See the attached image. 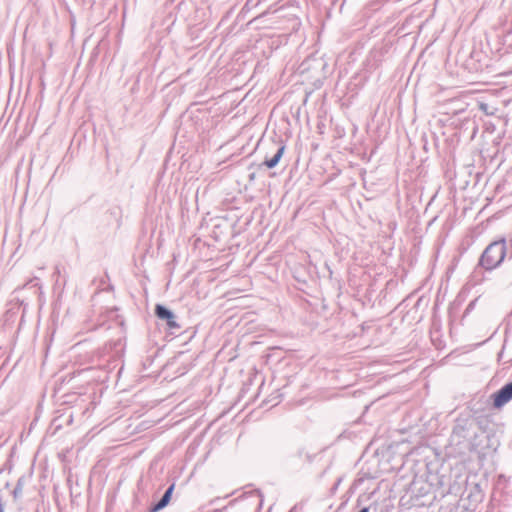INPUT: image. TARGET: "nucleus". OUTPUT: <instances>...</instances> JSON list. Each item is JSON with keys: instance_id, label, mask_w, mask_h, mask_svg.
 Wrapping results in <instances>:
<instances>
[{"instance_id": "nucleus-6", "label": "nucleus", "mask_w": 512, "mask_h": 512, "mask_svg": "<svg viewBox=\"0 0 512 512\" xmlns=\"http://www.w3.org/2000/svg\"><path fill=\"white\" fill-rule=\"evenodd\" d=\"M154 313L157 319L165 324L171 333H174L176 330H180L181 325L177 321V315L167 306L163 304H156Z\"/></svg>"}, {"instance_id": "nucleus-19", "label": "nucleus", "mask_w": 512, "mask_h": 512, "mask_svg": "<svg viewBox=\"0 0 512 512\" xmlns=\"http://www.w3.org/2000/svg\"><path fill=\"white\" fill-rule=\"evenodd\" d=\"M368 409H369V405H366L365 409L363 411V414L361 416H364V414H366L368 412Z\"/></svg>"}, {"instance_id": "nucleus-1", "label": "nucleus", "mask_w": 512, "mask_h": 512, "mask_svg": "<svg viewBox=\"0 0 512 512\" xmlns=\"http://www.w3.org/2000/svg\"><path fill=\"white\" fill-rule=\"evenodd\" d=\"M502 433V425L495 423L492 418H478L475 448L495 452Z\"/></svg>"}, {"instance_id": "nucleus-16", "label": "nucleus", "mask_w": 512, "mask_h": 512, "mask_svg": "<svg viewBox=\"0 0 512 512\" xmlns=\"http://www.w3.org/2000/svg\"><path fill=\"white\" fill-rule=\"evenodd\" d=\"M255 493H256V494H257V496L260 498V500H259V504L261 505V504H262V501H263L261 491H260V490H255Z\"/></svg>"}, {"instance_id": "nucleus-25", "label": "nucleus", "mask_w": 512, "mask_h": 512, "mask_svg": "<svg viewBox=\"0 0 512 512\" xmlns=\"http://www.w3.org/2000/svg\"><path fill=\"white\" fill-rule=\"evenodd\" d=\"M510 317L512 318V311H511Z\"/></svg>"}, {"instance_id": "nucleus-23", "label": "nucleus", "mask_w": 512, "mask_h": 512, "mask_svg": "<svg viewBox=\"0 0 512 512\" xmlns=\"http://www.w3.org/2000/svg\"><path fill=\"white\" fill-rule=\"evenodd\" d=\"M225 413H226V412H225V411H223L222 413H220V415H219V416H220V417H223V416L225 415Z\"/></svg>"}, {"instance_id": "nucleus-15", "label": "nucleus", "mask_w": 512, "mask_h": 512, "mask_svg": "<svg viewBox=\"0 0 512 512\" xmlns=\"http://www.w3.org/2000/svg\"><path fill=\"white\" fill-rule=\"evenodd\" d=\"M20 306L22 307V316H21V318H23L28 305L26 303H24V301H21L20 302Z\"/></svg>"}, {"instance_id": "nucleus-24", "label": "nucleus", "mask_w": 512, "mask_h": 512, "mask_svg": "<svg viewBox=\"0 0 512 512\" xmlns=\"http://www.w3.org/2000/svg\"><path fill=\"white\" fill-rule=\"evenodd\" d=\"M510 248L512 249V238L510 239Z\"/></svg>"}, {"instance_id": "nucleus-10", "label": "nucleus", "mask_w": 512, "mask_h": 512, "mask_svg": "<svg viewBox=\"0 0 512 512\" xmlns=\"http://www.w3.org/2000/svg\"><path fill=\"white\" fill-rule=\"evenodd\" d=\"M174 490H175V482L171 483L167 487V489L165 490V492L163 493V495L161 496V498L158 501L153 502L150 505L147 512H159L162 509H164L165 507H167L172 499Z\"/></svg>"}, {"instance_id": "nucleus-21", "label": "nucleus", "mask_w": 512, "mask_h": 512, "mask_svg": "<svg viewBox=\"0 0 512 512\" xmlns=\"http://www.w3.org/2000/svg\"><path fill=\"white\" fill-rule=\"evenodd\" d=\"M34 281H38V279H37V278H35V279H32V280H30V281H29L28 283H26L25 285H29V284H32V283H33Z\"/></svg>"}, {"instance_id": "nucleus-12", "label": "nucleus", "mask_w": 512, "mask_h": 512, "mask_svg": "<svg viewBox=\"0 0 512 512\" xmlns=\"http://www.w3.org/2000/svg\"><path fill=\"white\" fill-rule=\"evenodd\" d=\"M285 148V144L281 143L278 146L276 153L270 159H266L262 165H265L269 169L276 167L284 154Z\"/></svg>"}, {"instance_id": "nucleus-18", "label": "nucleus", "mask_w": 512, "mask_h": 512, "mask_svg": "<svg viewBox=\"0 0 512 512\" xmlns=\"http://www.w3.org/2000/svg\"><path fill=\"white\" fill-rule=\"evenodd\" d=\"M473 305H474V304H473V302H472V303H470V304L468 305L467 309H466V312H468L470 309H473Z\"/></svg>"}, {"instance_id": "nucleus-13", "label": "nucleus", "mask_w": 512, "mask_h": 512, "mask_svg": "<svg viewBox=\"0 0 512 512\" xmlns=\"http://www.w3.org/2000/svg\"><path fill=\"white\" fill-rule=\"evenodd\" d=\"M22 485V478H20L12 492L14 499H18L22 495Z\"/></svg>"}, {"instance_id": "nucleus-5", "label": "nucleus", "mask_w": 512, "mask_h": 512, "mask_svg": "<svg viewBox=\"0 0 512 512\" xmlns=\"http://www.w3.org/2000/svg\"><path fill=\"white\" fill-rule=\"evenodd\" d=\"M484 492L478 483H466V487L460 495L461 506L467 511L476 510L477 506L483 501Z\"/></svg>"}, {"instance_id": "nucleus-2", "label": "nucleus", "mask_w": 512, "mask_h": 512, "mask_svg": "<svg viewBox=\"0 0 512 512\" xmlns=\"http://www.w3.org/2000/svg\"><path fill=\"white\" fill-rule=\"evenodd\" d=\"M506 251L507 247L505 238L493 241L483 251L479 260V265L489 271L497 268L503 262L506 256Z\"/></svg>"}, {"instance_id": "nucleus-8", "label": "nucleus", "mask_w": 512, "mask_h": 512, "mask_svg": "<svg viewBox=\"0 0 512 512\" xmlns=\"http://www.w3.org/2000/svg\"><path fill=\"white\" fill-rule=\"evenodd\" d=\"M494 408H501L512 399V381L491 395Z\"/></svg>"}, {"instance_id": "nucleus-3", "label": "nucleus", "mask_w": 512, "mask_h": 512, "mask_svg": "<svg viewBox=\"0 0 512 512\" xmlns=\"http://www.w3.org/2000/svg\"><path fill=\"white\" fill-rule=\"evenodd\" d=\"M478 418H456L451 438L460 444L467 440L474 448L477 435Z\"/></svg>"}, {"instance_id": "nucleus-17", "label": "nucleus", "mask_w": 512, "mask_h": 512, "mask_svg": "<svg viewBox=\"0 0 512 512\" xmlns=\"http://www.w3.org/2000/svg\"><path fill=\"white\" fill-rule=\"evenodd\" d=\"M357 512H370V508L369 507H362Z\"/></svg>"}, {"instance_id": "nucleus-22", "label": "nucleus", "mask_w": 512, "mask_h": 512, "mask_svg": "<svg viewBox=\"0 0 512 512\" xmlns=\"http://www.w3.org/2000/svg\"><path fill=\"white\" fill-rule=\"evenodd\" d=\"M295 510H296V506H295V507H293L292 509H290V511H289V512H295Z\"/></svg>"}, {"instance_id": "nucleus-9", "label": "nucleus", "mask_w": 512, "mask_h": 512, "mask_svg": "<svg viewBox=\"0 0 512 512\" xmlns=\"http://www.w3.org/2000/svg\"><path fill=\"white\" fill-rule=\"evenodd\" d=\"M482 51L472 50L470 52L469 58H467L463 64L464 68L467 69L470 73H478L483 70L484 64L482 63L483 57Z\"/></svg>"}, {"instance_id": "nucleus-11", "label": "nucleus", "mask_w": 512, "mask_h": 512, "mask_svg": "<svg viewBox=\"0 0 512 512\" xmlns=\"http://www.w3.org/2000/svg\"><path fill=\"white\" fill-rule=\"evenodd\" d=\"M73 420L74 418H52L48 428V433L51 436L56 435L58 431H60L63 428L64 424L65 426L72 425Z\"/></svg>"}, {"instance_id": "nucleus-4", "label": "nucleus", "mask_w": 512, "mask_h": 512, "mask_svg": "<svg viewBox=\"0 0 512 512\" xmlns=\"http://www.w3.org/2000/svg\"><path fill=\"white\" fill-rule=\"evenodd\" d=\"M466 483L470 482L465 474L451 472L449 476L442 475L439 479V494L441 496L446 494L460 496L464 490L463 487H466Z\"/></svg>"}, {"instance_id": "nucleus-7", "label": "nucleus", "mask_w": 512, "mask_h": 512, "mask_svg": "<svg viewBox=\"0 0 512 512\" xmlns=\"http://www.w3.org/2000/svg\"><path fill=\"white\" fill-rule=\"evenodd\" d=\"M131 419L132 418H117L116 421L112 423V425H115L118 429H124V437H129L144 430H147L148 428L152 427L157 423V421L153 420L142 421L141 423L137 424L134 428H132V423H129Z\"/></svg>"}, {"instance_id": "nucleus-20", "label": "nucleus", "mask_w": 512, "mask_h": 512, "mask_svg": "<svg viewBox=\"0 0 512 512\" xmlns=\"http://www.w3.org/2000/svg\"><path fill=\"white\" fill-rule=\"evenodd\" d=\"M504 348H505V344L503 345V348H502V349H504ZM502 355H503V350H501V351L499 352V354H498V358L500 359V358L502 357Z\"/></svg>"}, {"instance_id": "nucleus-14", "label": "nucleus", "mask_w": 512, "mask_h": 512, "mask_svg": "<svg viewBox=\"0 0 512 512\" xmlns=\"http://www.w3.org/2000/svg\"><path fill=\"white\" fill-rule=\"evenodd\" d=\"M340 482H341V478H338L337 481L334 483V485L331 488V493H335V491L338 489Z\"/></svg>"}]
</instances>
